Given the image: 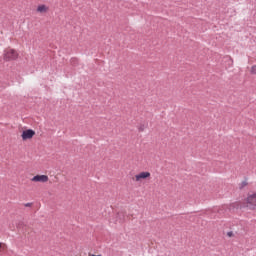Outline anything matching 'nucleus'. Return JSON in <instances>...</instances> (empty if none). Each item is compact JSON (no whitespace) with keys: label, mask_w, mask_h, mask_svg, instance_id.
<instances>
[{"label":"nucleus","mask_w":256,"mask_h":256,"mask_svg":"<svg viewBox=\"0 0 256 256\" xmlns=\"http://www.w3.org/2000/svg\"><path fill=\"white\" fill-rule=\"evenodd\" d=\"M19 59V52L13 48H6L3 53L4 61H17Z\"/></svg>","instance_id":"obj_1"},{"label":"nucleus","mask_w":256,"mask_h":256,"mask_svg":"<svg viewBox=\"0 0 256 256\" xmlns=\"http://www.w3.org/2000/svg\"><path fill=\"white\" fill-rule=\"evenodd\" d=\"M132 179L135 183H143V181H149V179H151V172L142 171L137 173Z\"/></svg>","instance_id":"obj_2"},{"label":"nucleus","mask_w":256,"mask_h":256,"mask_svg":"<svg viewBox=\"0 0 256 256\" xmlns=\"http://www.w3.org/2000/svg\"><path fill=\"white\" fill-rule=\"evenodd\" d=\"M22 141H29L35 137V131L33 129L24 130L21 134Z\"/></svg>","instance_id":"obj_3"},{"label":"nucleus","mask_w":256,"mask_h":256,"mask_svg":"<svg viewBox=\"0 0 256 256\" xmlns=\"http://www.w3.org/2000/svg\"><path fill=\"white\" fill-rule=\"evenodd\" d=\"M31 181L33 183H47V181H49V176H47V175H36L31 179Z\"/></svg>","instance_id":"obj_4"},{"label":"nucleus","mask_w":256,"mask_h":256,"mask_svg":"<svg viewBox=\"0 0 256 256\" xmlns=\"http://www.w3.org/2000/svg\"><path fill=\"white\" fill-rule=\"evenodd\" d=\"M36 11L37 13H41V14L49 13V6L45 4H40L38 5Z\"/></svg>","instance_id":"obj_5"},{"label":"nucleus","mask_w":256,"mask_h":256,"mask_svg":"<svg viewBox=\"0 0 256 256\" xmlns=\"http://www.w3.org/2000/svg\"><path fill=\"white\" fill-rule=\"evenodd\" d=\"M250 75H256V64L251 66Z\"/></svg>","instance_id":"obj_6"},{"label":"nucleus","mask_w":256,"mask_h":256,"mask_svg":"<svg viewBox=\"0 0 256 256\" xmlns=\"http://www.w3.org/2000/svg\"><path fill=\"white\" fill-rule=\"evenodd\" d=\"M24 206H26V207H33V203L28 202V203L24 204Z\"/></svg>","instance_id":"obj_7"},{"label":"nucleus","mask_w":256,"mask_h":256,"mask_svg":"<svg viewBox=\"0 0 256 256\" xmlns=\"http://www.w3.org/2000/svg\"><path fill=\"white\" fill-rule=\"evenodd\" d=\"M227 236H228V237H233V231L228 232V233H227Z\"/></svg>","instance_id":"obj_8"},{"label":"nucleus","mask_w":256,"mask_h":256,"mask_svg":"<svg viewBox=\"0 0 256 256\" xmlns=\"http://www.w3.org/2000/svg\"><path fill=\"white\" fill-rule=\"evenodd\" d=\"M3 246V244L2 243H0V249H1V247Z\"/></svg>","instance_id":"obj_9"},{"label":"nucleus","mask_w":256,"mask_h":256,"mask_svg":"<svg viewBox=\"0 0 256 256\" xmlns=\"http://www.w3.org/2000/svg\"><path fill=\"white\" fill-rule=\"evenodd\" d=\"M92 256H102V255H95V254H93Z\"/></svg>","instance_id":"obj_10"}]
</instances>
